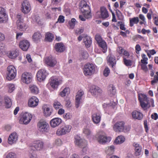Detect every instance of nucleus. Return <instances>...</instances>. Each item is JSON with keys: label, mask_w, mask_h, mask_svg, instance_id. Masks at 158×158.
<instances>
[{"label": "nucleus", "mask_w": 158, "mask_h": 158, "mask_svg": "<svg viewBox=\"0 0 158 158\" xmlns=\"http://www.w3.org/2000/svg\"><path fill=\"white\" fill-rule=\"evenodd\" d=\"M125 123L123 121H118L113 126V130L116 132H127L130 130L129 126H125Z\"/></svg>", "instance_id": "nucleus-1"}, {"label": "nucleus", "mask_w": 158, "mask_h": 158, "mask_svg": "<svg viewBox=\"0 0 158 158\" xmlns=\"http://www.w3.org/2000/svg\"><path fill=\"white\" fill-rule=\"evenodd\" d=\"M79 7L81 11L83 14L84 17L88 19L91 18L90 8L86 2H81L80 3Z\"/></svg>", "instance_id": "nucleus-2"}, {"label": "nucleus", "mask_w": 158, "mask_h": 158, "mask_svg": "<svg viewBox=\"0 0 158 158\" xmlns=\"http://www.w3.org/2000/svg\"><path fill=\"white\" fill-rule=\"evenodd\" d=\"M95 67L92 63H87L85 64L83 69V73L85 76H91L94 73Z\"/></svg>", "instance_id": "nucleus-3"}, {"label": "nucleus", "mask_w": 158, "mask_h": 158, "mask_svg": "<svg viewBox=\"0 0 158 158\" xmlns=\"http://www.w3.org/2000/svg\"><path fill=\"white\" fill-rule=\"evenodd\" d=\"M17 73V70L15 68L13 65H10L7 69V79L9 81L14 79Z\"/></svg>", "instance_id": "nucleus-4"}, {"label": "nucleus", "mask_w": 158, "mask_h": 158, "mask_svg": "<svg viewBox=\"0 0 158 158\" xmlns=\"http://www.w3.org/2000/svg\"><path fill=\"white\" fill-rule=\"evenodd\" d=\"M71 128L72 126L70 125L62 126L57 129L56 134L58 136L64 135L69 133Z\"/></svg>", "instance_id": "nucleus-5"}, {"label": "nucleus", "mask_w": 158, "mask_h": 158, "mask_svg": "<svg viewBox=\"0 0 158 158\" xmlns=\"http://www.w3.org/2000/svg\"><path fill=\"white\" fill-rule=\"evenodd\" d=\"M96 137L98 142L100 144H104L110 140V138L107 137L105 133L103 132H99Z\"/></svg>", "instance_id": "nucleus-6"}, {"label": "nucleus", "mask_w": 158, "mask_h": 158, "mask_svg": "<svg viewBox=\"0 0 158 158\" xmlns=\"http://www.w3.org/2000/svg\"><path fill=\"white\" fill-rule=\"evenodd\" d=\"M32 116L30 113L25 112L21 116L19 122L20 124H27L29 123L32 118Z\"/></svg>", "instance_id": "nucleus-7"}, {"label": "nucleus", "mask_w": 158, "mask_h": 158, "mask_svg": "<svg viewBox=\"0 0 158 158\" xmlns=\"http://www.w3.org/2000/svg\"><path fill=\"white\" fill-rule=\"evenodd\" d=\"M37 126L38 130L42 133L47 132L49 127L48 123L42 120H40L38 122Z\"/></svg>", "instance_id": "nucleus-8"}, {"label": "nucleus", "mask_w": 158, "mask_h": 158, "mask_svg": "<svg viewBox=\"0 0 158 158\" xmlns=\"http://www.w3.org/2000/svg\"><path fill=\"white\" fill-rule=\"evenodd\" d=\"M48 73L47 70L44 69H42L39 70L36 74L37 80L40 82L44 81L48 75Z\"/></svg>", "instance_id": "nucleus-9"}, {"label": "nucleus", "mask_w": 158, "mask_h": 158, "mask_svg": "<svg viewBox=\"0 0 158 158\" xmlns=\"http://www.w3.org/2000/svg\"><path fill=\"white\" fill-rule=\"evenodd\" d=\"M32 75L31 73L25 72L22 74L21 80L23 83L27 84H29L32 80Z\"/></svg>", "instance_id": "nucleus-10"}, {"label": "nucleus", "mask_w": 158, "mask_h": 158, "mask_svg": "<svg viewBox=\"0 0 158 158\" xmlns=\"http://www.w3.org/2000/svg\"><path fill=\"white\" fill-rule=\"evenodd\" d=\"M42 109L44 115L45 117L50 116L52 112L51 106L48 104H45L43 105Z\"/></svg>", "instance_id": "nucleus-11"}, {"label": "nucleus", "mask_w": 158, "mask_h": 158, "mask_svg": "<svg viewBox=\"0 0 158 158\" xmlns=\"http://www.w3.org/2000/svg\"><path fill=\"white\" fill-rule=\"evenodd\" d=\"M43 145L44 143L42 141L37 140L34 141L31 146V148L33 150L40 151L43 148Z\"/></svg>", "instance_id": "nucleus-12"}, {"label": "nucleus", "mask_w": 158, "mask_h": 158, "mask_svg": "<svg viewBox=\"0 0 158 158\" xmlns=\"http://www.w3.org/2000/svg\"><path fill=\"white\" fill-rule=\"evenodd\" d=\"M21 10L24 14H27L30 12L31 10V6L28 1H24L22 3Z\"/></svg>", "instance_id": "nucleus-13"}, {"label": "nucleus", "mask_w": 158, "mask_h": 158, "mask_svg": "<svg viewBox=\"0 0 158 158\" xmlns=\"http://www.w3.org/2000/svg\"><path fill=\"white\" fill-rule=\"evenodd\" d=\"M18 139V135L15 132L11 134L9 136L7 142L10 145H12L15 143Z\"/></svg>", "instance_id": "nucleus-14"}, {"label": "nucleus", "mask_w": 158, "mask_h": 158, "mask_svg": "<svg viewBox=\"0 0 158 158\" xmlns=\"http://www.w3.org/2000/svg\"><path fill=\"white\" fill-rule=\"evenodd\" d=\"M75 139V142L76 145L80 148L87 145V142L84 139L81 138L80 137L76 136Z\"/></svg>", "instance_id": "nucleus-15"}, {"label": "nucleus", "mask_w": 158, "mask_h": 158, "mask_svg": "<svg viewBox=\"0 0 158 158\" xmlns=\"http://www.w3.org/2000/svg\"><path fill=\"white\" fill-rule=\"evenodd\" d=\"M44 61L48 66L51 67H54L57 63L56 60L55 59L50 56L46 57Z\"/></svg>", "instance_id": "nucleus-16"}, {"label": "nucleus", "mask_w": 158, "mask_h": 158, "mask_svg": "<svg viewBox=\"0 0 158 158\" xmlns=\"http://www.w3.org/2000/svg\"><path fill=\"white\" fill-rule=\"evenodd\" d=\"M19 46L23 51H27L30 47V43L27 40H23L19 42Z\"/></svg>", "instance_id": "nucleus-17"}, {"label": "nucleus", "mask_w": 158, "mask_h": 158, "mask_svg": "<svg viewBox=\"0 0 158 158\" xmlns=\"http://www.w3.org/2000/svg\"><path fill=\"white\" fill-rule=\"evenodd\" d=\"M100 17L102 19H106L109 17L108 12L105 7H100Z\"/></svg>", "instance_id": "nucleus-18"}, {"label": "nucleus", "mask_w": 158, "mask_h": 158, "mask_svg": "<svg viewBox=\"0 0 158 158\" xmlns=\"http://www.w3.org/2000/svg\"><path fill=\"white\" fill-rule=\"evenodd\" d=\"M133 146L135 148V156H138L142 154V148L139 144L135 143L133 144Z\"/></svg>", "instance_id": "nucleus-19"}, {"label": "nucleus", "mask_w": 158, "mask_h": 158, "mask_svg": "<svg viewBox=\"0 0 158 158\" xmlns=\"http://www.w3.org/2000/svg\"><path fill=\"white\" fill-rule=\"evenodd\" d=\"M60 84L57 78L54 77H51L50 79V84L51 87L53 89L56 88Z\"/></svg>", "instance_id": "nucleus-20"}, {"label": "nucleus", "mask_w": 158, "mask_h": 158, "mask_svg": "<svg viewBox=\"0 0 158 158\" xmlns=\"http://www.w3.org/2000/svg\"><path fill=\"white\" fill-rule=\"evenodd\" d=\"M62 122V120L59 118H56L52 119L50 122L51 126L55 127L59 126Z\"/></svg>", "instance_id": "nucleus-21"}, {"label": "nucleus", "mask_w": 158, "mask_h": 158, "mask_svg": "<svg viewBox=\"0 0 158 158\" xmlns=\"http://www.w3.org/2000/svg\"><path fill=\"white\" fill-rule=\"evenodd\" d=\"M7 15L6 13V10L0 7V23H3L6 20Z\"/></svg>", "instance_id": "nucleus-22"}, {"label": "nucleus", "mask_w": 158, "mask_h": 158, "mask_svg": "<svg viewBox=\"0 0 158 158\" xmlns=\"http://www.w3.org/2000/svg\"><path fill=\"white\" fill-rule=\"evenodd\" d=\"M55 48L58 52H64L65 49V47L62 43H56L55 44Z\"/></svg>", "instance_id": "nucleus-23"}, {"label": "nucleus", "mask_w": 158, "mask_h": 158, "mask_svg": "<svg viewBox=\"0 0 158 158\" xmlns=\"http://www.w3.org/2000/svg\"><path fill=\"white\" fill-rule=\"evenodd\" d=\"M92 120L93 122L95 124L98 123L101 118L100 114L99 113H95L93 114L92 116Z\"/></svg>", "instance_id": "nucleus-24"}, {"label": "nucleus", "mask_w": 158, "mask_h": 158, "mask_svg": "<svg viewBox=\"0 0 158 158\" xmlns=\"http://www.w3.org/2000/svg\"><path fill=\"white\" fill-rule=\"evenodd\" d=\"M108 92L109 95L111 97L115 95L116 89L115 86L113 84H110L108 86Z\"/></svg>", "instance_id": "nucleus-25"}, {"label": "nucleus", "mask_w": 158, "mask_h": 158, "mask_svg": "<svg viewBox=\"0 0 158 158\" xmlns=\"http://www.w3.org/2000/svg\"><path fill=\"white\" fill-rule=\"evenodd\" d=\"M89 89L90 92L93 95L96 94V91H95V89H96L100 93H101L102 92V90L101 89L94 85H90L89 87Z\"/></svg>", "instance_id": "nucleus-26"}, {"label": "nucleus", "mask_w": 158, "mask_h": 158, "mask_svg": "<svg viewBox=\"0 0 158 158\" xmlns=\"http://www.w3.org/2000/svg\"><path fill=\"white\" fill-rule=\"evenodd\" d=\"M117 51L118 54L121 56H124L127 57L129 56V54L128 52L121 47H118L117 49Z\"/></svg>", "instance_id": "nucleus-27"}, {"label": "nucleus", "mask_w": 158, "mask_h": 158, "mask_svg": "<svg viewBox=\"0 0 158 158\" xmlns=\"http://www.w3.org/2000/svg\"><path fill=\"white\" fill-rule=\"evenodd\" d=\"M108 61L110 65H111L113 70L115 69L114 66L116 64V61L115 57L111 55H109L108 56Z\"/></svg>", "instance_id": "nucleus-28"}, {"label": "nucleus", "mask_w": 158, "mask_h": 158, "mask_svg": "<svg viewBox=\"0 0 158 158\" xmlns=\"http://www.w3.org/2000/svg\"><path fill=\"white\" fill-rule=\"evenodd\" d=\"M133 118L134 119H141L143 117V115L141 113L136 110L134 111L132 113Z\"/></svg>", "instance_id": "nucleus-29"}, {"label": "nucleus", "mask_w": 158, "mask_h": 158, "mask_svg": "<svg viewBox=\"0 0 158 158\" xmlns=\"http://www.w3.org/2000/svg\"><path fill=\"white\" fill-rule=\"evenodd\" d=\"M99 47L101 48L102 51L103 53H106L107 49V46L106 42L104 40H102L98 43Z\"/></svg>", "instance_id": "nucleus-30"}, {"label": "nucleus", "mask_w": 158, "mask_h": 158, "mask_svg": "<svg viewBox=\"0 0 158 158\" xmlns=\"http://www.w3.org/2000/svg\"><path fill=\"white\" fill-rule=\"evenodd\" d=\"M4 102L5 107L7 108L10 107L12 102L10 99H0V106H1Z\"/></svg>", "instance_id": "nucleus-31"}, {"label": "nucleus", "mask_w": 158, "mask_h": 158, "mask_svg": "<svg viewBox=\"0 0 158 158\" xmlns=\"http://www.w3.org/2000/svg\"><path fill=\"white\" fill-rule=\"evenodd\" d=\"M83 40L85 47L87 48L89 47L92 43V40L88 36L85 35Z\"/></svg>", "instance_id": "nucleus-32"}, {"label": "nucleus", "mask_w": 158, "mask_h": 158, "mask_svg": "<svg viewBox=\"0 0 158 158\" xmlns=\"http://www.w3.org/2000/svg\"><path fill=\"white\" fill-rule=\"evenodd\" d=\"M39 102V99H29L28 102V105L30 107H34L38 105Z\"/></svg>", "instance_id": "nucleus-33"}, {"label": "nucleus", "mask_w": 158, "mask_h": 158, "mask_svg": "<svg viewBox=\"0 0 158 158\" xmlns=\"http://www.w3.org/2000/svg\"><path fill=\"white\" fill-rule=\"evenodd\" d=\"M17 24L18 28L21 31H25L27 27V25L23 21L19 22Z\"/></svg>", "instance_id": "nucleus-34"}, {"label": "nucleus", "mask_w": 158, "mask_h": 158, "mask_svg": "<svg viewBox=\"0 0 158 158\" xmlns=\"http://www.w3.org/2000/svg\"><path fill=\"white\" fill-rule=\"evenodd\" d=\"M139 22L138 17H134L129 19V25L131 27L133 26L134 24H137Z\"/></svg>", "instance_id": "nucleus-35"}, {"label": "nucleus", "mask_w": 158, "mask_h": 158, "mask_svg": "<svg viewBox=\"0 0 158 158\" xmlns=\"http://www.w3.org/2000/svg\"><path fill=\"white\" fill-rule=\"evenodd\" d=\"M41 38L42 36L40 33L38 32L35 33L32 36V39L35 42L40 41Z\"/></svg>", "instance_id": "nucleus-36"}, {"label": "nucleus", "mask_w": 158, "mask_h": 158, "mask_svg": "<svg viewBox=\"0 0 158 158\" xmlns=\"http://www.w3.org/2000/svg\"><path fill=\"white\" fill-rule=\"evenodd\" d=\"M8 54L9 57L11 59L15 58L19 55L18 52L16 50L9 51Z\"/></svg>", "instance_id": "nucleus-37"}, {"label": "nucleus", "mask_w": 158, "mask_h": 158, "mask_svg": "<svg viewBox=\"0 0 158 158\" xmlns=\"http://www.w3.org/2000/svg\"><path fill=\"white\" fill-rule=\"evenodd\" d=\"M141 107L145 109L148 106H149L148 101V99H139Z\"/></svg>", "instance_id": "nucleus-38"}, {"label": "nucleus", "mask_w": 158, "mask_h": 158, "mask_svg": "<svg viewBox=\"0 0 158 158\" xmlns=\"http://www.w3.org/2000/svg\"><path fill=\"white\" fill-rule=\"evenodd\" d=\"M125 138L122 135L118 136L114 141V142L116 144H120L124 142Z\"/></svg>", "instance_id": "nucleus-39"}, {"label": "nucleus", "mask_w": 158, "mask_h": 158, "mask_svg": "<svg viewBox=\"0 0 158 158\" xmlns=\"http://www.w3.org/2000/svg\"><path fill=\"white\" fill-rule=\"evenodd\" d=\"M54 37L53 34L49 32H48L45 35V40L47 41L51 42L52 41Z\"/></svg>", "instance_id": "nucleus-40"}, {"label": "nucleus", "mask_w": 158, "mask_h": 158, "mask_svg": "<svg viewBox=\"0 0 158 158\" xmlns=\"http://www.w3.org/2000/svg\"><path fill=\"white\" fill-rule=\"evenodd\" d=\"M115 148L113 145L106 148L105 152L107 155H110L113 153Z\"/></svg>", "instance_id": "nucleus-41"}, {"label": "nucleus", "mask_w": 158, "mask_h": 158, "mask_svg": "<svg viewBox=\"0 0 158 158\" xmlns=\"http://www.w3.org/2000/svg\"><path fill=\"white\" fill-rule=\"evenodd\" d=\"M70 90L69 88L65 87L61 92H60L59 95L62 97L65 96L69 94Z\"/></svg>", "instance_id": "nucleus-42"}, {"label": "nucleus", "mask_w": 158, "mask_h": 158, "mask_svg": "<svg viewBox=\"0 0 158 158\" xmlns=\"http://www.w3.org/2000/svg\"><path fill=\"white\" fill-rule=\"evenodd\" d=\"M29 88L30 91L32 93L35 94H37L39 93V89L36 85H31L30 87Z\"/></svg>", "instance_id": "nucleus-43"}, {"label": "nucleus", "mask_w": 158, "mask_h": 158, "mask_svg": "<svg viewBox=\"0 0 158 158\" xmlns=\"http://www.w3.org/2000/svg\"><path fill=\"white\" fill-rule=\"evenodd\" d=\"M84 92L81 89H80L77 92L75 99H81L84 98Z\"/></svg>", "instance_id": "nucleus-44"}, {"label": "nucleus", "mask_w": 158, "mask_h": 158, "mask_svg": "<svg viewBox=\"0 0 158 158\" xmlns=\"http://www.w3.org/2000/svg\"><path fill=\"white\" fill-rule=\"evenodd\" d=\"M139 18L141 20L139 22V24L141 25L143 24L145 25L146 23V22L145 18L144 15L143 14H140L139 15Z\"/></svg>", "instance_id": "nucleus-45"}, {"label": "nucleus", "mask_w": 158, "mask_h": 158, "mask_svg": "<svg viewBox=\"0 0 158 158\" xmlns=\"http://www.w3.org/2000/svg\"><path fill=\"white\" fill-rule=\"evenodd\" d=\"M141 57L142 58L141 60V62L142 64H147L148 63V58L147 57L146 55L144 54H143L141 55Z\"/></svg>", "instance_id": "nucleus-46"}, {"label": "nucleus", "mask_w": 158, "mask_h": 158, "mask_svg": "<svg viewBox=\"0 0 158 158\" xmlns=\"http://www.w3.org/2000/svg\"><path fill=\"white\" fill-rule=\"evenodd\" d=\"M7 87L8 89V92L11 93L15 89V85L11 83L7 85Z\"/></svg>", "instance_id": "nucleus-47"}, {"label": "nucleus", "mask_w": 158, "mask_h": 158, "mask_svg": "<svg viewBox=\"0 0 158 158\" xmlns=\"http://www.w3.org/2000/svg\"><path fill=\"white\" fill-rule=\"evenodd\" d=\"M53 107L56 110L61 108L62 106L60 103L57 101H55L53 104Z\"/></svg>", "instance_id": "nucleus-48"}, {"label": "nucleus", "mask_w": 158, "mask_h": 158, "mask_svg": "<svg viewBox=\"0 0 158 158\" xmlns=\"http://www.w3.org/2000/svg\"><path fill=\"white\" fill-rule=\"evenodd\" d=\"M83 132V133L87 136L91 134V131L89 128L87 127L84 128Z\"/></svg>", "instance_id": "nucleus-49"}, {"label": "nucleus", "mask_w": 158, "mask_h": 158, "mask_svg": "<svg viewBox=\"0 0 158 158\" xmlns=\"http://www.w3.org/2000/svg\"><path fill=\"white\" fill-rule=\"evenodd\" d=\"M156 75L154 76V79L151 81V83L152 85L158 82V72H156Z\"/></svg>", "instance_id": "nucleus-50"}, {"label": "nucleus", "mask_w": 158, "mask_h": 158, "mask_svg": "<svg viewBox=\"0 0 158 158\" xmlns=\"http://www.w3.org/2000/svg\"><path fill=\"white\" fill-rule=\"evenodd\" d=\"M5 158H16V155L14 152H10L6 155Z\"/></svg>", "instance_id": "nucleus-51"}, {"label": "nucleus", "mask_w": 158, "mask_h": 158, "mask_svg": "<svg viewBox=\"0 0 158 158\" xmlns=\"http://www.w3.org/2000/svg\"><path fill=\"white\" fill-rule=\"evenodd\" d=\"M76 21V20L74 18H72L71 20V21L70 22H69V25L71 29H73L75 26V23Z\"/></svg>", "instance_id": "nucleus-52"}, {"label": "nucleus", "mask_w": 158, "mask_h": 158, "mask_svg": "<svg viewBox=\"0 0 158 158\" xmlns=\"http://www.w3.org/2000/svg\"><path fill=\"white\" fill-rule=\"evenodd\" d=\"M132 39L133 40L135 41H136L139 39H141L142 40H144V37L139 35H135L133 37Z\"/></svg>", "instance_id": "nucleus-53"}, {"label": "nucleus", "mask_w": 158, "mask_h": 158, "mask_svg": "<svg viewBox=\"0 0 158 158\" xmlns=\"http://www.w3.org/2000/svg\"><path fill=\"white\" fill-rule=\"evenodd\" d=\"M95 38L97 42V43H98L102 41V40H104L102 38L101 35L99 34L96 35Z\"/></svg>", "instance_id": "nucleus-54"}, {"label": "nucleus", "mask_w": 158, "mask_h": 158, "mask_svg": "<svg viewBox=\"0 0 158 158\" xmlns=\"http://www.w3.org/2000/svg\"><path fill=\"white\" fill-rule=\"evenodd\" d=\"M123 61L124 64L127 66H130L131 65V61L130 60H127L126 58H123Z\"/></svg>", "instance_id": "nucleus-55"}, {"label": "nucleus", "mask_w": 158, "mask_h": 158, "mask_svg": "<svg viewBox=\"0 0 158 158\" xmlns=\"http://www.w3.org/2000/svg\"><path fill=\"white\" fill-rule=\"evenodd\" d=\"M64 17L63 15H60L58 17L57 19V21L56 22V23L58 22L59 23H64Z\"/></svg>", "instance_id": "nucleus-56"}, {"label": "nucleus", "mask_w": 158, "mask_h": 158, "mask_svg": "<svg viewBox=\"0 0 158 158\" xmlns=\"http://www.w3.org/2000/svg\"><path fill=\"white\" fill-rule=\"evenodd\" d=\"M81 55L82 56L83 58L84 59H87L89 56L88 53L86 51L82 52L81 53Z\"/></svg>", "instance_id": "nucleus-57"}, {"label": "nucleus", "mask_w": 158, "mask_h": 158, "mask_svg": "<svg viewBox=\"0 0 158 158\" xmlns=\"http://www.w3.org/2000/svg\"><path fill=\"white\" fill-rule=\"evenodd\" d=\"M63 118L65 119H71L72 117L71 114L69 113H67L63 115Z\"/></svg>", "instance_id": "nucleus-58"}, {"label": "nucleus", "mask_w": 158, "mask_h": 158, "mask_svg": "<svg viewBox=\"0 0 158 158\" xmlns=\"http://www.w3.org/2000/svg\"><path fill=\"white\" fill-rule=\"evenodd\" d=\"M110 73V69L108 67L106 68L103 71V75L105 77H107Z\"/></svg>", "instance_id": "nucleus-59"}, {"label": "nucleus", "mask_w": 158, "mask_h": 158, "mask_svg": "<svg viewBox=\"0 0 158 158\" xmlns=\"http://www.w3.org/2000/svg\"><path fill=\"white\" fill-rule=\"evenodd\" d=\"M16 17L18 19L17 21V24L19 22L20 23L23 21V19L22 18V16L21 15H17Z\"/></svg>", "instance_id": "nucleus-60"}, {"label": "nucleus", "mask_w": 158, "mask_h": 158, "mask_svg": "<svg viewBox=\"0 0 158 158\" xmlns=\"http://www.w3.org/2000/svg\"><path fill=\"white\" fill-rule=\"evenodd\" d=\"M138 99H147V96L143 94H139L138 95Z\"/></svg>", "instance_id": "nucleus-61"}, {"label": "nucleus", "mask_w": 158, "mask_h": 158, "mask_svg": "<svg viewBox=\"0 0 158 158\" xmlns=\"http://www.w3.org/2000/svg\"><path fill=\"white\" fill-rule=\"evenodd\" d=\"M135 50L136 53L138 54H139V52L141 50V47L139 44H137L136 45Z\"/></svg>", "instance_id": "nucleus-62"}, {"label": "nucleus", "mask_w": 158, "mask_h": 158, "mask_svg": "<svg viewBox=\"0 0 158 158\" xmlns=\"http://www.w3.org/2000/svg\"><path fill=\"white\" fill-rule=\"evenodd\" d=\"M146 65L143 64H141V69L145 72H147L148 71V69Z\"/></svg>", "instance_id": "nucleus-63"}, {"label": "nucleus", "mask_w": 158, "mask_h": 158, "mask_svg": "<svg viewBox=\"0 0 158 158\" xmlns=\"http://www.w3.org/2000/svg\"><path fill=\"white\" fill-rule=\"evenodd\" d=\"M117 103V99H110V104L112 106H115L116 105Z\"/></svg>", "instance_id": "nucleus-64"}]
</instances>
